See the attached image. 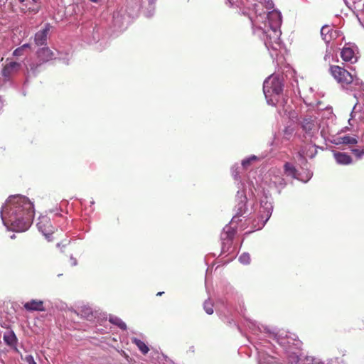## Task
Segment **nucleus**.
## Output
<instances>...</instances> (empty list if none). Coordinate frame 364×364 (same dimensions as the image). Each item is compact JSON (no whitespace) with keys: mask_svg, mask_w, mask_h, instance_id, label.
Masks as SVG:
<instances>
[{"mask_svg":"<svg viewBox=\"0 0 364 364\" xmlns=\"http://www.w3.org/2000/svg\"><path fill=\"white\" fill-rule=\"evenodd\" d=\"M273 7L272 0H259L254 4L253 11L248 14V17L254 35L264 41L271 57L274 58L282 48L280 40L282 16L281 12L272 9Z\"/></svg>","mask_w":364,"mask_h":364,"instance_id":"nucleus-1","label":"nucleus"},{"mask_svg":"<svg viewBox=\"0 0 364 364\" xmlns=\"http://www.w3.org/2000/svg\"><path fill=\"white\" fill-rule=\"evenodd\" d=\"M4 225L15 232L27 230L34 217L33 203L26 196H11L0 211Z\"/></svg>","mask_w":364,"mask_h":364,"instance_id":"nucleus-2","label":"nucleus"},{"mask_svg":"<svg viewBox=\"0 0 364 364\" xmlns=\"http://www.w3.org/2000/svg\"><path fill=\"white\" fill-rule=\"evenodd\" d=\"M269 338L278 343L283 349L286 364H316L318 359L313 357H306L301 359V342L296 339L294 334L287 332H269ZM259 355L258 364H280L277 358L263 353L260 347H256Z\"/></svg>","mask_w":364,"mask_h":364,"instance_id":"nucleus-3","label":"nucleus"},{"mask_svg":"<svg viewBox=\"0 0 364 364\" xmlns=\"http://www.w3.org/2000/svg\"><path fill=\"white\" fill-rule=\"evenodd\" d=\"M241 187H239V190L236 194V205L235 211L236 215L232 218L230 225H225L220 234V240L222 241V253H226L229 252L231 247L232 240L236 232V230L232 226L235 220L240 215H242L247 210L246 203L247 198L246 196L245 190L244 189V185L240 184Z\"/></svg>","mask_w":364,"mask_h":364,"instance_id":"nucleus-4","label":"nucleus"},{"mask_svg":"<svg viewBox=\"0 0 364 364\" xmlns=\"http://www.w3.org/2000/svg\"><path fill=\"white\" fill-rule=\"evenodd\" d=\"M283 82L279 75H271L263 83V92L267 102L272 106L277 105L282 95Z\"/></svg>","mask_w":364,"mask_h":364,"instance_id":"nucleus-5","label":"nucleus"},{"mask_svg":"<svg viewBox=\"0 0 364 364\" xmlns=\"http://www.w3.org/2000/svg\"><path fill=\"white\" fill-rule=\"evenodd\" d=\"M330 71L335 80L347 90H351L359 84L360 80L358 77L340 66L332 65Z\"/></svg>","mask_w":364,"mask_h":364,"instance_id":"nucleus-6","label":"nucleus"},{"mask_svg":"<svg viewBox=\"0 0 364 364\" xmlns=\"http://www.w3.org/2000/svg\"><path fill=\"white\" fill-rule=\"evenodd\" d=\"M273 210V206L272 202L269 200V198L265 196L260 202V221L261 225L257 228V230L261 229L265 225V223L270 218Z\"/></svg>","mask_w":364,"mask_h":364,"instance_id":"nucleus-7","label":"nucleus"},{"mask_svg":"<svg viewBox=\"0 0 364 364\" xmlns=\"http://www.w3.org/2000/svg\"><path fill=\"white\" fill-rule=\"evenodd\" d=\"M38 230L45 236L48 241L52 240V234L54 232V227L52 225L50 218L46 216H41L37 223Z\"/></svg>","mask_w":364,"mask_h":364,"instance_id":"nucleus-8","label":"nucleus"},{"mask_svg":"<svg viewBox=\"0 0 364 364\" xmlns=\"http://www.w3.org/2000/svg\"><path fill=\"white\" fill-rule=\"evenodd\" d=\"M302 130L309 137H312L318 132V127L316 119L311 116H305L300 121Z\"/></svg>","mask_w":364,"mask_h":364,"instance_id":"nucleus-9","label":"nucleus"},{"mask_svg":"<svg viewBox=\"0 0 364 364\" xmlns=\"http://www.w3.org/2000/svg\"><path fill=\"white\" fill-rule=\"evenodd\" d=\"M284 167L286 174L304 183L308 182L313 176V173L311 171H307L304 176L301 173H299L296 168L291 164L288 162L284 164Z\"/></svg>","mask_w":364,"mask_h":364,"instance_id":"nucleus-10","label":"nucleus"},{"mask_svg":"<svg viewBox=\"0 0 364 364\" xmlns=\"http://www.w3.org/2000/svg\"><path fill=\"white\" fill-rule=\"evenodd\" d=\"M350 90L354 91L353 97L357 100V102L354 105L350 112V118L348 119L350 124V121L354 117V112L357 106L360 104H362L364 106V83L361 81H359V84L355 85Z\"/></svg>","mask_w":364,"mask_h":364,"instance_id":"nucleus-11","label":"nucleus"},{"mask_svg":"<svg viewBox=\"0 0 364 364\" xmlns=\"http://www.w3.org/2000/svg\"><path fill=\"white\" fill-rule=\"evenodd\" d=\"M18 4L19 9L23 12L32 11L36 13L38 7L36 5L37 0H14Z\"/></svg>","mask_w":364,"mask_h":364,"instance_id":"nucleus-12","label":"nucleus"},{"mask_svg":"<svg viewBox=\"0 0 364 364\" xmlns=\"http://www.w3.org/2000/svg\"><path fill=\"white\" fill-rule=\"evenodd\" d=\"M20 67L21 64L19 63L10 62L4 66L1 74L6 80H9L14 73L18 72Z\"/></svg>","mask_w":364,"mask_h":364,"instance_id":"nucleus-13","label":"nucleus"},{"mask_svg":"<svg viewBox=\"0 0 364 364\" xmlns=\"http://www.w3.org/2000/svg\"><path fill=\"white\" fill-rule=\"evenodd\" d=\"M50 28V25L49 23H46L43 29L38 31L35 34L34 41L37 46H40L46 44Z\"/></svg>","mask_w":364,"mask_h":364,"instance_id":"nucleus-14","label":"nucleus"},{"mask_svg":"<svg viewBox=\"0 0 364 364\" xmlns=\"http://www.w3.org/2000/svg\"><path fill=\"white\" fill-rule=\"evenodd\" d=\"M341 56L346 62H350L351 63L357 61V56L355 53V48L350 45H346L341 50Z\"/></svg>","mask_w":364,"mask_h":364,"instance_id":"nucleus-15","label":"nucleus"},{"mask_svg":"<svg viewBox=\"0 0 364 364\" xmlns=\"http://www.w3.org/2000/svg\"><path fill=\"white\" fill-rule=\"evenodd\" d=\"M347 6L351 9L353 13L358 16L361 13H364V0H344Z\"/></svg>","mask_w":364,"mask_h":364,"instance_id":"nucleus-16","label":"nucleus"},{"mask_svg":"<svg viewBox=\"0 0 364 364\" xmlns=\"http://www.w3.org/2000/svg\"><path fill=\"white\" fill-rule=\"evenodd\" d=\"M36 54L38 61L40 62L39 65L50 60L54 56L53 51L48 47H43L38 49Z\"/></svg>","mask_w":364,"mask_h":364,"instance_id":"nucleus-17","label":"nucleus"},{"mask_svg":"<svg viewBox=\"0 0 364 364\" xmlns=\"http://www.w3.org/2000/svg\"><path fill=\"white\" fill-rule=\"evenodd\" d=\"M24 309L28 311H44L46 309L43 301L41 300L32 299L23 304Z\"/></svg>","mask_w":364,"mask_h":364,"instance_id":"nucleus-18","label":"nucleus"},{"mask_svg":"<svg viewBox=\"0 0 364 364\" xmlns=\"http://www.w3.org/2000/svg\"><path fill=\"white\" fill-rule=\"evenodd\" d=\"M333 156L337 164L341 165H348L352 162L350 156L346 153L333 151Z\"/></svg>","mask_w":364,"mask_h":364,"instance_id":"nucleus-19","label":"nucleus"},{"mask_svg":"<svg viewBox=\"0 0 364 364\" xmlns=\"http://www.w3.org/2000/svg\"><path fill=\"white\" fill-rule=\"evenodd\" d=\"M321 36L323 40L328 44L335 36V31H333L331 26L324 25L321 28Z\"/></svg>","mask_w":364,"mask_h":364,"instance_id":"nucleus-20","label":"nucleus"},{"mask_svg":"<svg viewBox=\"0 0 364 364\" xmlns=\"http://www.w3.org/2000/svg\"><path fill=\"white\" fill-rule=\"evenodd\" d=\"M333 143L335 144H355L358 143V137L356 136H339L334 139Z\"/></svg>","mask_w":364,"mask_h":364,"instance_id":"nucleus-21","label":"nucleus"},{"mask_svg":"<svg viewBox=\"0 0 364 364\" xmlns=\"http://www.w3.org/2000/svg\"><path fill=\"white\" fill-rule=\"evenodd\" d=\"M3 338L5 343L10 346H14L17 343V338L14 331L4 333Z\"/></svg>","mask_w":364,"mask_h":364,"instance_id":"nucleus-22","label":"nucleus"},{"mask_svg":"<svg viewBox=\"0 0 364 364\" xmlns=\"http://www.w3.org/2000/svg\"><path fill=\"white\" fill-rule=\"evenodd\" d=\"M272 183L274 185V186L279 189V191L280 192V190L284 188L286 186V182L284 179L280 176H274L273 178H271Z\"/></svg>","mask_w":364,"mask_h":364,"instance_id":"nucleus-23","label":"nucleus"},{"mask_svg":"<svg viewBox=\"0 0 364 364\" xmlns=\"http://www.w3.org/2000/svg\"><path fill=\"white\" fill-rule=\"evenodd\" d=\"M109 321L111 323L117 326L122 330L127 329L126 323L119 317L115 316H109Z\"/></svg>","mask_w":364,"mask_h":364,"instance_id":"nucleus-24","label":"nucleus"},{"mask_svg":"<svg viewBox=\"0 0 364 364\" xmlns=\"http://www.w3.org/2000/svg\"><path fill=\"white\" fill-rule=\"evenodd\" d=\"M132 341L133 343H134L138 347L139 350L143 354H146L149 352V349L148 346L142 341H141L136 338H133L132 339Z\"/></svg>","mask_w":364,"mask_h":364,"instance_id":"nucleus-25","label":"nucleus"},{"mask_svg":"<svg viewBox=\"0 0 364 364\" xmlns=\"http://www.w3.org/2000/svg\"><path fill=\"white\" fill-rule=\"evenodd\" d=\"M239 261L242 264H248L250 262V256L249 253L244 252L239 257Z\"/></svg>","mask_w":364,"mask_h":364,"instance_id":"nucleus-26","label":"nucleus"},{"mask_svg":"<svg viewBox=\"0 0 364 364\" xmlns=\"http://www.w3.org/2000/svg\"><path fill=\"white\" fill-rule=\"evenodd\" d=\"M257 157L255 155H252L242 161V166L244 168H247L252 161L257 160Z\"/></svg>","mask_w":364,"mask_h":364,"instance_id":"nucleus-27","label":"nucleus"},{"mask_svg":"<svg viewBox=\"0 0 364 364\" xmlns=\"http://www.w3.org/2000/svg\"><path fill=\"white\" fill-rule=\"evenodd\" d=\"M203 309L209 315H211L213 313V305L209 301H205L204 302Z\"/></svg>","mask_w":364,"mask_h":364,"instance_id":"nucleus-28","label":"nucleus"},{"mask_svg":"<svg viewBox=\"0 0 364 364\" xmlns=\"http://www.w3.org/2000/svg\"><path fill=\"white\" fill-rule=\"evenodd\" d=\"M353 154L357 157V159H360L363 156H364V149H351Z\"/></svg>","mask_w":364,"mask_h":364,"instance_id":"nucleus-29","label":"nucleus"},{"mask_svg":"<svg viewBox=\"0 0 364 364\" xmlns=\"http://www.w3.org/2000/svg\"><path fill=\"white\" fill-rule=\"evenodd\" d=\"M148 1H149V4L151 7V9H150V11H147V13L146 14V16L147 17H151L154 14V4L156 1V0H148Z\"/></svg>","mask_w":364,"mask_h":364,"instance_id":"nucleus-30","label":"nucleus"},{"mask_svg":"<svg viewBox=\"0 0 364 364\" xmlns=\"http://www.w3.org/2000/svg\"><path fill=\"white\" fill-rule=\"evenodd\" d=\"M238 169H239V166L237 165H234L231 168L232 175L237 180L239 178V171H238Z\"/></svg>","mask_w":364,"mask_h":364,"instance_id":"nucleus-31","label":"nucleus"},{"mask_svg":"<svg viewBox=\"0 0 364 364\" xmlns=\"http://www.w3.org/2000/svg\"><path fill=\"white\" fill-rule=\"evenodd\" d=\"M24 54V50H23V48L18 47L16 48L13 52V55L15 57H20L22 56Z\"/></svg>","mask_w":364,"mask_h":364,"instance_id":"nucleus-32","label":"nucleus"},{"mask_svg":"<svg viewBox=\"0 0 364 364\" xmlns=\"http://www.w3.org/2000/svg\"><path fill=\"white\" fill-rule=\"evenodd\" d=\"M284 136L285 138H287V139H289L291 136L292 135L293 132H294V129L292 128H290V127H287L284 131Z\"/></svg>","mask_w":364,"mask_h":364,"instance_id":"nucleus-33","label":"nucleus"},{"mask_svg":"<svg viewBox=\"0 0 364 364\" xmlns=\"http://www.w3.org/2000/svg\"><path fill=\"white\" fill-rule=\"evenodd\" d=\"M24 360L27 363V364H37L31 355H26Z\"/></svg>","mask_w":364,"mask_h":364,"instance_id":"nucleus-34","label":"nucleus"},{"mask_svg":"<svg viewBox=\"0 0 364 364\" xmlns=\"http://www.w3.org/2000/svg\"><path fill=\"white\" fill-rule=\"evenodd\" d=\"M70 260L72 262V265L75 266L77 265V259L74 258L73 256L70 257Z\"/></svg>","mask_w":364,"mask_h":364,"instance_id":"nucleus-35","label":"nucleus"},{"mask_svg":"<svg viewBox=\"0 0 364 364\" xmlns=\"http://www.w3.org/2000/svg\"><path fill=\"white\" fill-rule=\"evenodd\" d=\"M30 44L29 43H25L23 44V46H21V47L23 48V50H25V49L26 48H30Z\"/></svg>","mask_w":364,"mask_h":364,"instance_id":"nucleus-36","label":"nucleus"},{"mask_svg":"<svg viewBox=\"0 0 364 364\" xmlns=\"http://www.w3.org/2000/svg\"><path fill=\"white\" fill-rule=\"evenodd\" d=\"M38 66V65H35L34 64H31L30 65V68L32 70L35 71L37 68V67Z\"/></svg>","mask_w":364,"mask_h":364,"instance_id":"nucleus-37","label":"nucleus"},{"mask_svg":"<svg viewBox=\"0 0 364 364\" xmlns=\"http://www.w3.org/2000/svg\"><path fill=\"white\" fill-rule=\"evenodd\" d=\"M316 150H314V153H311V155H309V157L312 158L314 156V155L316 154Z\"/></svg>","mask_w":364,"mask_h":364,"instance_id":"nucleus-38","label":"nucleus"},{"mask_svg":"<svg viewBox=\"0 0 364 364\" xmlns=\"http://www.w3.org/2000/svg\"><path fill=\"white\" fill-rule=\"evenodd\" d=\"M316 364H324V363L318 359V363Z\"/></svg>","mask_w":364,"mask_h":364,"instance_id":"nucleus-39","label":"nucleus"},{"mask_svg":"<svg viewBox=\"0 0 364 364\" xmlns=\"http://www.w3.org/2000/svg\"><path fill=\"white\" fill-rule=\"evenodd\" d=\"M163 293H164V292L160 291V292H158L156 295H157V296H161V295H162V294H163Z\"/></svg>","mask_w":364,"mask_h":364,"instance_id":"nucleus-40","label":"nucleus"},{"mask_svg":"<svg viewBox=\"0 0 364 364\" xmlns=\"http://www.w3.org/2000/svg\"><path fill=\"white\" fill-rule=\"evenodd\" d=\"M231 4H233L234 0H228Z\"/></svg>","mask_w":364,"mask_h":364,"instance_id":"nucleus-41","label":"nucleus"},{"mask_svg":"<svg viewBox=\"0 0 364 364\" xmlns=\"http://www.w3.org/2000/svg\"><path fill=\"white\" fill-rule=\"evenodd\" d=\"M299 156L304 159V156L301 153H299Z\"/></svg>","mask_w":364,"mask_h":364,"instance_id":"nucleus-42","label":"nucleus"},{"mask_svg":"<svg viewBox=\"0 0 364 364\" xmlns=\"http://www.w3.org/2000/svg\"><path fill=\"white\" fill-rule=\"evenodd\" d=\"M11 239L15 238V235H11Z\"/></svg>","mask_w":364,"mask_h":364,"instance_id":"nucleus-43","label":"nucleus"},{"mask_svg":"<svg viewBox=\"0 0 364 364\" xmlns=\"http://www.w3.org/2000/svg\"><path fill=\"white\" fill-rule=\"evenodd\" d=\"M64 63H65V64H68V60L64 61Z\"/></svg>","mask_w":364,"mask_h":364,"instance_id":"nucleus-44","label":"nucleus"}]
</instances>
